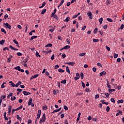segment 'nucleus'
<instances>
[{"label":"nucleus","instance_id":"obj_1","mask_svg":"<svg viewBox=\"0 0 124 124\" xmlns=\"http://www.w3.org/2000/svg\"><path fill=\"white\" fill-rule=\"evenodd\" d=\"M46 120V114L45 113H44L42 116V118L41 120H40L39 123H44Z\"/></svg>","mask_w":124,"mask_h":124},{"label":"nucleus","instance_id":"obj_2","mask_svg":"<svg viewBox=\"0 0 124 124\" xmlns=\"http://www.w3.org/2000/svg\"><path fill=\"white\" fill-rule=\"evenodd\" d=\"M32 98H31L29 100V101L28 102V105L30 106V105H31L32 107H33L34 106V104L33 103H32Z\"/></svg>","mask_w":124,"mask_h":124},{"label":"nucleus","instance_id":"obj_3","mask_svg":"<svg viewBox=\"0 0 124 124\" xmlns=\"http://www.w3.org/2000/svg\"><path fill=\"white\" fill-rule=\"evenodd\" d=\"M3 25H5V27L6 29H9V30H11V26L9 25V24L6 23H3Z\"/></svg>","mask_w":124,"mask_h":124},{"label":"nucleus","instance_id":"obj_4","mask_svg":"<svg viewBox=\"0 0 124 124\" xmlns=\"http://www.w3.org/2000/svg\"><path fill=\"white\" fill-rule=\"evenodd\" d=\"M41 115V110L39 109L38 110V113L37 114V119L38 120L40 118Z\"/></svg>","mask_w":124,"mask_h":124},{"label":"nucleus","instance_id":"obj_5","mask_svg":"<svg viewBox=\"0 0 124 124\" xmlns=\"http://www.w3.org/2000/svg\"><path fill=\"white\" fill-rule=\"evenodd\" d=\"M87 15L89 16V19L92 20L93 19V14H92V12H89L87 13Z\"/></svg>","mask_w":124,"mask_h":124},{"label":"nucleus","instance_id":"obj_6","mask_svg":"<svg viewBox=\"0 0 124 124\" xmlns=\"http://www.w3.org/2000/svg\"><path fill=\"white\" fill-rule=\"evenodd\" d=\"M22 93L24 94V95H29V94H31V93L30 92H28L27 91H23Z\"/></svg>","mask_w":124,"mask_h":124},{"label":"nucleus","instance_id":"obj_7","mask_svg":"<svg viewBox=\"0 0 124 124\" xmlns=\"http://www.w3.org/2000/svg\"><path fill=\"white\" fill-rule=\"evenodd\" d=\"M38 76H39V75L38 74L35 75L31 77V80L32 79H34L35 78H37V77H38Z\"/></svg>","mask_w":124,"mask_h":124},{"label":"nucleus","instance_id":"obj_8","mask_svg":"<svg viewBox=\"0 0 124 124\" xmlns=\"http://www.w3.org/2000/svg\"><path fill=\"white\" fill-rule=\"evenodd\" d=\"M11 109H12V107L11 106H10L8 108V114H10V113H11Z\"/></svg>","mask_w":124,"mask_h":124},{"label":"nucleus","instance_id":"obj_9","mask_svg":"<svg viewBox=\"0 0 124 124\" xmlns=\"http://www.w3.org/2000/svg\"><path fill=\"white\" fill-rule=\"evenodd\" d=\"M118 111H119V112L116 114V116H119L120 114H121V115H123V111H122V110H118Z\"/></svg>","mask_w":124,"mask_h":124},{"label":"nucleus","instance_id":"obj_10","mask_svg":"<svg viewBox=\"0 0 124 124\" xmlns=\"http://www.w3.org/2000/svg\"><path fill=\"white\" fill-rule=\"evenodd\" d=\"M9 48H10L12 50H14V51H18V49L15 48V47L12 46H10Z\"/></svg>","mask_w":124,"mask_h":124},{"label":"nucleus","instance_id":"obj_11","mask_svg":"<svg viewBox=\"0 0 124 124\" xmlns=\"http://www.w3.org/2000/svg\"><path fill=\"white\" fill-rule=\"evenodd\" d=\"M70 20V17H69V16H68L65 19V21L66 22V23H68Z\"/></svg>","mask_w":124,"mask_h":124},{"label":"nucleus","instance_id":"obj_12","mask_svg":"<svg viewBox=\"0 0 124 124\" xmlns=\"http://www.w3.org/2000/svg\"><path fill=\"white\" fill-rule=\"evenodd\" d=\"M102 75H106V72L103 71L102 72L100 73V76H102Z\"/></svg>","mask_w":124,"mask_h":124},{"label":"nucleus","instance_id":"obj_13","mask_svg":"<svg viewBox=\"0 0 124 124\" xmlns=\"http://www.w3.org/2000/svg\"><path fill=\"white\" fill-rule=\"evenodd\" d=\"M35 56H36V57H39V58H41V56L40 55H39V53H38V51L36 52Z\"/></svg>","mask_w":124,"mask_h":124},{"label":"nucleus","instance_id":"obj_14","mask_svg":"<svg viewBox=\"0 0 124 124\" xmlns=\"http://www.w3.org/2000/svg\"><path fill=\"white\" fill-rule=\"evenodd\" d=\"M15 69H16V70H18V71H19L20 69H21V67H20L19 66H17L15 67Z\"/></svg>","mask_w":124,"mask_h":124},{"label":"nucleus","instance_id":"obj_15","mask_svg":"<svg viewBox=\"0 0 124 124\" xmlns=\"http://www.w3.org/2000/svg\"><path fill=\"white\" fill-rule=\"evenodd\" d=\"M45 4H46V2H45V1L43 2V3L42 6H40V7H39V8H42L44 7Z\"/></svg>","mask_w":124,"mask_h":124},{"label":"nucleus","instance_id":"obj_16","mask_svg":"<svg viewBox=\"0 0 124 124\" xmlns=\"http://www.w3.org/2000/svg\"><path fill=\"white\" fill-rule=\"evenodd\" d=\"M115 91H116L115 90V89H108V92L109 93H111L112 92H115Z\"/></svg>","mask_w":124,"mask_h":124},{"label":"nucleus","instance_id":"obj_17","mask_svg":"<svg viewBox=\"0 0 124 124\" xmlns=\"http://www.w3.org/2000/svg\"><path fill=\"white\" fill-rule=\"evenodd\" d=\"M5 40H2L1 41H0V45H3L4 44Z\"/></svg>","mask_w":124,"mask_h":124},{"label":"nucleus","instance_id":"obj_18","mask_svg":"<svg viewBox=\"0 0 124 124\" xmlns=\"http://www.w3.org/2000/svg\"><path fill=\"white\" fill-rule=\"evenodd\" d=\"M35 38H37V36H32L30 39V40H33Z\"/></svg>","mask_w":124,"mask_h":124},{"label":"nucleus","instance_id":"obj_19","mask_svg":"<svg viewBox=\"0 0 124 124\" xmlns=\"http://www.w3.org/2000/svg\"><path fill=\"white\" fill-rule=\"evenodd\" d=\"M52 46H53V45H52V44H48L47 45H46L45 47H52Z\"/></svg>","mask_w":124,"mask_h":124},{"label":"nucleus","instance_id":"obj_20","mask_svg":"<svg viewBox=\"0 0 124 124\" xmlns=\"http://www.w3.org/2000/svg\"><path fill=\"white\" fill-rule=\"evenodd\" d=\"M68 64H69V65H72V66H73V65H74V64H75V63L73 62H68Z\"/></svg>","mask_w":124,"mask_h":124},{"label":"nucleus","instance_id":"obj_21","mask_svg":"<svg viewBox=\"0 0 124 124\" xmlns=\"http://www.w3.org/2000/svg\"><path fill=\"white\" fill-rule=\"evenodd\" d=\"M66 72H68L69 74H70V70H69L68 66H66Z\"/></svg>","mask_w":124,"mask_h":124},{"label":"nucleus","instance_id":"obj_22","mask_svg":"<svg viewBox=\"0 0 124 124\" xmlns=\"http://www.w3.org/2000/svg\"><path fill=\"white\" fill-rule=\"evenodd\" d=\"M1 31H2V32H4V33H5V34H6V31H5V30H4V29L1 28Z\"/></svg>","mask_w":124,"mask_h":124},{"label":"nucleus","instance_id":"obj_23","mask_svg":"<svg viewBox=\"0 0 124 124\" xmlns=\"http://www.w3.org/2000/svg\"><path fill=\"white\" fill-rule=\"evenodd\" d=\"M99 23H100V25H101V24H102V21H103V18L102 17H101L99 20Z\"/></svg>","mask_w":124,"mask_h":124},{"label":"nucleus","instance_id":"obj_24","mask_svg":"<svg viewBox=\"0 0 124 124\" xmlns=\"http://www.w3.org/2000/svg\"><path fill=\"white\" fill-rule=\"evenodd\" d=\"M98 30V29H97V28H95V29L94 30V31H93V33H94V34H95V33H97Z\"/></svg>","mask_w":124,"mask_h":124},{"label":"nucleus","instance_id":"obj_25","mask_svg":"<svg viewBox=\"0 0 124 124\" xmlns=\"http://www.w3.org/2000/svg\"><path fill=\"white\" fill-rule=\"evenodd\" d=\"M61 84H66V79H64V80H62L61 82Z\"/></svg>","mask_w":124,"mask_h":124},{"label":"nucleus","instance_id":"obj_26","mask_svg":"<svg viewBox=\"0 0 124 124\" xmlns=\"http://www.w3.org/2000/svg\"><path fill=\"white\" fill-rule=\"evenodd\" d=\"M117 103H124V100H119L117 101Z\"/></svg>","mask_w":124,"mask_h":124},{"label":"nucleus","instance_id":"obj_27","mask_svg":"<svg viewBox=\"0 0 124 124\" xmlns=\"http://www.w3.org/2000/svg\"><path fill=\"white\" fill-rule=\"evenodd\" d=\"M22 108H23V106H20L19 107L16 108V110L18 111V110H20V109H22Z\"/></svg>","mask_w":124,"mask_h":124},{"label":"nucleus","instance_id":"obj_28","mask_svg":"<svg viewBox=\"0 0 124 124\" xmlns=\"http://www.w3.org/2000/svg\"><path fill=\"white\" fill-rule=\"evenodd\" d=\"M79 55L80 57H84V56H85V55H86V53H80Z\"/></svg>","mask_w":124,"mask_h":124},{"label":"nucleus","instance_id":"obj_29","mask_svg":"<svg viewBox=\"0 0 124 124\" xmlns=\"http://www.w3.org/2000/svg\"><path fill=\"white\" fill-rule=\"evenodd\" d=\"M12 95H13V93H10V94L7 96V98H9V97H10V96H12Z\"/></svg>","mask_w":124,"mask_h":124},{"label":"nucleus","instance_id":"obj_30","mask_svg":"<svg viewBox=\"0 0 124 124\" xmlns=\"http://www.w3.org/2000/svg\"><path fill=\"white\" fill-rule=\"evenodd\" d=\"M58 71H59V72H61V73L64 72V70H63V69H58Z\"/></svg>","mask_w":124,"mask_h":124},{"label":"nucleus","instance_id":"obj_31","mask_svg":"<svg viewBox=\"0 0 124 124\" xmlns=\"http://www.w3.org/2000/svg\"><path fill=\"white\" fill-rule=\"evenodd\" d=\"M53 17V18H55V19H56L57 21L59 20L58 16L57 15H55Z\"/></svg>","mask_w":124,"mask_h":124},{"label":"nucleus","instance_id":"obj_32","mask_svg":"<svg viewBox=\"0 0 124 124\" xmlns=\"http://www.w3.org/2000/svg\"><path fill=\"white\" fill-rule=\"evenodd\" d=\"M6 84V83L4 82L2 84V85H1V88L2 89H3V88H5V86H4V84Z\"/></svg>","mask_w":124,"mask_h":124},{"label":"nucleus","instance_id":"obj_33","mask_svg":"<svg viewBox=\"0 0 124 124\" xmlns=\"http://www.w3.org/2000/svg\"><path fill=\"white\" fill-rule=\"evenodd\" d=\"M110 3H111V1H110V0H107L106 1V4H107V5H108V4H110Z\"/></svg>","mask_w":124,"mask_h":124},{"label":"nucleus","instance_id":"obj_34","mask_svg":"<svg viewBox=\"0 0 124 124\" xmlns=\"http://www.w3.org/2000/svg\"><path fill=\"white\" fill-rule=\"evenodd\" d=\"M46 9H43L41 12V14H44L46 12Z\"/></svg>","mask_w":124,"mask_h":124},{"label":"nucleus","instance_id":"obj_35","mask_svg":"<svg viewBox=\"0 0 124 124\" xmlns=\"http://www.w3.org/2000/svg\"><path fill=\"white\" fill-rule=\"evenodd\" d=\"M64 47H65V49L66 50H67L68 49H69V48H70V46H65Z\"/></svg>","mask_w":124,"mask_h":124},{"label":"nucleus","instance_id":"obj_36","mask_svg":"<svg viewBox=\"0 0 124 124\" xmlns=\"http://www.w3.org/2000/svg\"><path fill=\"white\" fill-rule=\"evenodd\" d=\"M81 85L83 88H85L86 84H85L83 81H81Z\"/></svg>","mask_w":124,"mask_h":124},{"label":"nucleus","instance_id":"obj_37","mask_svg":"<svg viewBox=\"0 0 124 124\" xmlns=\"http://www.w3.org/2000/svg\"><path fill=\"white\" fill-rule=\"evenodd\" d=\"M80 77L81 79H84V74H83V73L80 74Z\"/></svg>","mask_w":124,"mask_h":124},{"label":"nucleus","instance_id":"obj_38","mask_svg":"<svg viewBox=\"0 0 124 124\" xmlns=\"http://www.w3.org/2000/svg\"><path fill=\"white\" fill-rule=\"evenodd\" d=\"M13 42H14V43H15V44H16V45H19V43H18V42L16 41V40H14Z\"/></svg>","mask_w":124,"mask_h":124},{"label":"nucleus","instance_id":"obj_39","mask_svg":"<svg viewBox=\"0 0 124 124\" xmlns=\"http://www.w3.org/2000/svg\"><path fill=\"white\" fill-rule=\"evenodd\" d=\"M107 112H109L110 111V107L109 106H108L106 108Z\"/></svg>","mask_w":124,"mask_h":124},{"label":"nucleus","instance_id":"obj_40","mask_svg":"<svg viewBox=\"0 0 124 124\" xmlns=\"http://www.w3.org/2000/svg\"><path fill=\"white\" fill-rule=\"evenodd\" d=\"M107 21H108V22H113V20L112 19L109 18H107Z\"/></svg>","mask_w":124,"mask_h":124},{"label":"nucleus","instance_id":"obj_41","mask_svg":"<svg viewBox=\"0 0 124 124\" xmlns=\"http://www.w3.org/2000/svg\"><path fill=\"white\" fill-rule=\"evenodd\" d=\"M17 92H19V93H21L22 91H23L22 89L18 88L16 89Z\"/></svg>","mask_w":124,"mask_h":124},{"label":"nucleus","instance_id":"obj_42","mask_svg":"<svg viewBox=\"0 0 124 124\" xmlns=\"http://www.w3.org/2000/svg\"><path fill=\"white\" fill-rule=\"evenodd\" d=\"M11 99L12 101L15 100V99H16V97L12 96L11 97Z\"/></svg>","mask_w":124,"mask_h":124},{"label":"nucleus","instance_id":"obj_43","mask_svg":"<svg viewBox=\"0 0 124 124\" xmlns=\"http://www.w3.org/2000/svg\"><path fill=\"white\" fill-rule=\"evenodd\" d=\"M99 41V40L96 39H93V42H98Z\"/></svg>","mask_w":124,"mask_h":124},{"label":"nucleus","instance_id":"obj_44","mask_svg":"<svg viewBox=\"0 0 124 124\" xmlns=\"http://www.w3.org/2000/svg\"><path fill=\"white\" fill-rule=\"evenodd\" d=\"M16 55L19 56H23V54L21 53L20 52H17L16 53Z\"/></svg>","mask_w":124,"mask_h":124},{"label":"nucleus","instance_id":"obj_45","mask_svg":"<svg viewBox=\"0 0 124 124\" xmlns=\"http://www.w3.org/2000/svg\"><path fill=\"white\" fill-rule=\"evenodd\" d=\"M110 101L111 102H113V103H115V99L113 98H111Z\"/></svg>","mask_w":124,"mask_h":124},{"label":"nucleus","instance_id":"obj_46","mask_svg":"<svg viewBox=\"0 0 124 124\" xmlns=\"http://www.w3.org/2000/svg\"><path fill=\"white\" fill-rule=\"evenodd\" d=\"M43 110H47V106H43Z\"/></svg>","mask_w":124,"mask_h":124},{"label":"nucleus","instance_id":"obj_47","mask_svg":"<svg viewBox=\"0 0 124 124\" xmlns=\"http://www.w3.org/2000/svg\"><path fill=\"white\" fill-rule=\"evenodd\" d=\"M105 95L106 96V97L108 98L110 95V94H109L108 93H106Z\"/></svg>","mask_w":124,"mask_h":124},{"label":"nucleus","instance_id":"obj_48","mask_svg":"<svg viewBox=\"0 0 124 124\" xmlns=\"http://www.w3.org/2000/svg\"><path fill=\"white\" fill-rule=\"evenodd\" d=\"M57 112H60L59 109L54 110L52 113H57Z\"/></svg>","mask_w":124,"mask_h":124},{"label":"nucleus","instance_id":"obj_49","mask_svg":"<svg viewBox=\"0 0 124 124\" xmlns=\"http://www.w3.org/2000/svg\"><path fill=\"white\" fill-rule=\"evenodd\" d=\"M65 57H66V55H65V53H63V54H62V58L63 59H65Z\"/></svg>","mask_w":124,"mask_h":124},{"label":"nucleus","instance_id":"obj_50","mask_svg":"<svg viewBox=\"0 0 124 124\" xmlns=\"http://www.w3.org/2000/svg\"><path fill=\"white\" fill-rule=\"evenodd\" d=\"M60 67V66L59 65H56L54 67L55 69H58Z\"/></svg>","mask_w":124,"mask_h":124},{"label":"nucleus","instance_id":"obj_51","mask_svg":"<svg viewBox=\"0 0 124 124\" xmlns=\"http://www.w3.org/2000/svg\"><path fill=\"white\" fill-rule=\"evenodd\" d=\"M3 51H5V50H7L8 51H9V48H8L7 47H4L3 49Z\"/></svg>","mask_w":124,"mask_h":124},{"label":"nucleus","instance_id":"obj_52","mask_svg":"<svg viewBox=\"0 0 124 124\" xmlns=\"http://www.w3.org/2000/svg\"><path fill=\"white\" fill-rule=\"evenodd\" d=\"M53 94H54V95H56V94H57V91H56V90L53 91Z\"/></svg>","mask_w":124,"mask_h":124},{"label":"nucleus","instance_id":"obj_53","mask_svg":"<svg viewBox=\"0 0 124 124\" xmlns=\"http://www.w3.org/2000/svg\"><path fill=\"white\" fill-rule=\"evenodd\" d=\"M16 118L17 120H19V121L21 120V117H20V116H19V115H17L16 116Z\"/></svg>","mask_w":124,"mask_h":124},{"label":"nucleus","instance_id":"obj_54","mask_svg":"<svg viewBox=\"0 0 124 124\" xmlns=\"http://www.w3.org/2000/svg\"><path fill=\"white\" fill-rule=\"evenodd\" d=\"M108 26L107 25H105V26H103V28L104 29V30H106V29H107Z\"/></svg>","mask_w":124,"mask_h":124},{"label":"nucleus","instance_id":"obj_55","mask_svg":"<svg viewBox=\"0 0 124 124\" xmlns=\"http://www.w3.org/2000/svg\"><path fill=\"white\" fill-rule=\"evenodd\" d=\"M95 98H99V94H96L95 96Z\"/></svg>","mask_w":124,"mask_h":124},{"label":"nucleus","instance_id":"obj_56","mask_svg":"<svg viewBox=\"0 0 124 124\" xmlns=\"http://www.w3.org/2000/svg\"><path fill=\"white\" fill-rule=\"evenodd\" d=\"M76 76H77V77L80 78V74L78 73H77Z\"/></svg>","mask_w":124,"mask_h":124},{"label":"nucleus","instance_id":"obj_57","mask_svg":"<svg viewBox=\"0 0 124 124\" xmlns=\"http://www.w3.org/2000/svg\"><path fill=\"white\" fill-rule=\"evenodd\" d=\"M114 59H117V58H118V54H114Z\"/></svg>","mask_w":124,"mask_h":124},{"label":"nucleus","instance_id":"obj_58","mask_svg":"<svg viewBox=\"0 0 124 124\" xmlns=\"http://www.w3.org/2000/svg\"><path fill=\"white\" fill-rule=\"evenodd\" d=\"M86 92H87V93L90 92V89L89 88H86L85 89Z\"/></svg>","mask_w":124,"mask_h":124},{"label":"nucleus","instance_id":"obj_59","mask_svg":"<svg viewBox=\"0 0 124 124\" xmlns=\"http://www.w3.org/2000/svg\"><path fill=\"white\" fill-rule=\"evenodd\" d=\"M64 110H68V108H67V106H64Z\"/></svg>","mask_w":124,"mask_h":124},{"label":"nucleus","instance_id":"obj_60","mask_svg":"<svg viewBox=\"0 0 124 124\" xmlns=\"http://www.w3.org/2000/svg\"><path fill=\"white\" fill-rule=\"evenodd\" d=\"M48 31H50V32H54V29L49 30Z\"/></svg>","mask_w":124,"mask_h":124},{"label":"nucleus","instance_id":"obj_61","mask_svg":"<svg viewBox=\"0 0 124 124\" xmlns=\"http://www.w3.org/2000/svg\"><path fill=\"white\" fill-rule=\"evenodd\" d=\"M61 119H62V118H64V114L62 113L61 115Z\"/></svg>","mask_w":124,"mask_h":124},{"label":"nucleus","instance_id":"obj_62","mask_svg":"<svg viewBox=\"0 0 124 124\" xmlns=\"http://www.w3.org/2000/svg\"><path fill=\"white\" fill-rule=\"evenodd\" d=\"M106 48L107 49V50H108V51H110V47L108 46H106Z\"/></svg>","mask_w":124,"mask_h":124},{"label":"nucleus","instance_id":"obj_63","mask_svg":"<svg viewBox=\"0 0 124 124\" xmlns=\"http://www.w3.org/2000/svg\"><path fill=\"white\" fill-rule=\"evenodd\" d=\"M77 95H83V93H77Z\"/></svg>","mask_w":124,"mask_h":124},{"label":"nucleus","instance_id":"obj_64","mask_svg":"<svg viewBox=\"0 0 124 124\" xmlns=\"http://www.w3.org/2000/svg\"><path fill=\"white\" fill-rule=\"evenodd\" d=\"M93 72H95V71H96V68L93 67Z\"/></svg>","mask_w":124,"mask_h":124}]
</instances>
